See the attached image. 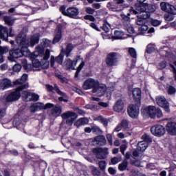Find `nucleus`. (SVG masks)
Masks as SVG:
<instances>
[{
    "instance_id": "obj_13",
    "label": "nucleus",
    "mask_w": 176,
    "mask_h": 176,
    "mask_svg": "<svg viewBox=\"0 0 176 176\" xmlns=\"http://www.w3.org/2000/svg\"><path fill=\"white\" fill-rule=\"evenodd\" d=\"M155 101L159 107L164 109L165 112H170V103H168V101H167L164 96H157Z\"/></svg>"
},
{
    "instance_id": "obj_26",
    "label": "nucleus",
    "mask_w": 176,
    "mask_h": 176,
    "mask_svg": "<svg viewBox=\"0 0 176 176\" xmlns=\"http://www.w3.org/2000/svg\"><path fill=\"white\" fill-rule=\"evenodd\" d=\"M0 87L3 90L12 87V81L8 78H4L0 80Z\"/></svg>"
},
{
    "instance_id": "obj_50",
    "label": "nucleus",
    "mask_w": 176,
    "mask_h": 176,
    "mask_svg": "<svg viewBox=\"0 0 176 176\" xmlns=\"http://www.w3.org/2000/svg\"><path fill=\"white\" fill-rule=\"evenodd\" d=\"M85 12L86 13H87L88 14H94V13H96V10L91 8V7H87L85 9Z\"/></svg>"
},
{
    "instance_id": "obj_49",
    "label": "nucleus",
    "mask_w": 176,
    "mask_h": 176,
    "mask_svg": "<svg viewBox=\"0 0 176 176\" xmlns=\"http://www.w3.org/2000/svg\"><path fill=\"white\" fill-rule=\"evenodd\" d=\"M14 72H20L21 71V65L16 64L13 66Z\"/></svg>"
},
{
    "instance_id": "obj_15",
    "label": "nucleus",
    "mask_w": 176,
    "mask_h": 176,
    "mask_svg": "<svg viewBox=\"0 0 176 176\" xmlns=\"http://www.w3.org/2000/svg\"><path fill=\"white\" fill-rule=\"evenodd\" d=\"M151 131L153 135L155 137H162L166 133V129L163 125H155L151 128Z\"/></svg>"
},
{
    "instance_id": "obj_42",
    "label": "nucleus",
    "mask_w": 176,
    "mask_h": 176,
    "mask_svg": "<svg viewBox=\"0 0 176 176\" xmlns=\"http://www.w3.org/2000/svg\"><path fill=\"white\" fill-rule=\"evenodd\" d=\"M155 50L156 49L155 48V45L148 44L147 45V50H146L147 53L148 54L153 53V52H155Z\"/></svg>"
},
{
    "instance_id": "obj_45",
    "label": "nucleus",
    "mask_w": 176,
    "mask_h": 176,
    "mask_svg": "<svg viewBox=\"0 0 176 176\" xmlns=\"http://www.w3.org/2000/svg\"><path fill=\"white\" fill-rule=\"evenodd\" d=\"M143 141H145L146 142H152V139L151 138V136H149L148 134H144L142 136Z\"/></svg>"
},
{
    "instance_id": "obj_11",
    "label": "nucleus",
    "mask_w": 176,
    "mask_h": 176,
    "mask_svg": "<svg viewBox=\"0 0 176 176\" xmlns=\"http://www.w3.org/2000/svg\"><path fill=\"white\" fill-rule=\"evenodd\" d=\"M93 153L96 155V159H100L102 160L104 159H107V156L109 155V151H108V148H101L98 147L93 150Z\"/></svg>"
},
{
    "instance_id": "obj_1",
    "label": "nucleus",
    "mask_w": 176,
    "mask_h": 176,
    "mask_svg": "<svg viewBox=\"0 0 176 176\" xmlns=\"http://www.w3.org/2000/svg\"><path fill=\"white\" fill-rule=\"evenodd\" d=\"M16 43L21 49H12L10 51L8 60L13 63L15 58H20L24 56L25 52H28V47H34L36 43H39V35L34 34L30 37V41L27 40V35L21 32L16 38Z\"/></svg>"
},
{
    "instance_id": "obj_58",
    "label": "nucleus",
    "mask_w": 176,
    "mask_h": 176,
    "mask_svg": "<svg viewBox=\"0 0 176 176\" xmlns=\"http://www.w3.org/2000/svg\"><path fill=\"white\" fill-rule=\"evenodd\" d=\"M6 115V109L0 108V119H2Z\"/></svg>"
},
{
    "instance_id": "obj_28",
    "label": "nucleus",
    "mask_w": 176,
    "mask_h": 176,
    "mask_svg": "<svg viewBox=\"0 0 176 176\" xmlns=\"http://www.w3.org/2000/svg\"><path fill=\"white\" fill-rule=\"evenodd\" d=\"M45 109V104L43 103L37 102L31 105L30 111L35 113L37 111H41V109Z\"/></svg>"
},
{
    "instance_id": "obj_55",
    "label": "nucleus",
    "mask_w": 176,
    "mask_h": 176,
    "mask_svg": "<svg viewBox=\"0 0 176 176\" xmlns=\"http://www.w3.org/2000/svg\"><path fill=\"white\" fill-rule=\"evenodd\" d=\"M56 77L60 79V80H61V82H63V83H65L67 82V78L65 77H63V75L56 74Z\"/></svg>"
},
{
    "instance_id": "obj_2",
    "label": "nucleus",
    "mask_w": 176,
    "mask_h": 176,
    "mask_svg": "<svg viewBox=\"0 0 176 176\" xmlns=\"http://www.w3.org/2000/svg\"><path fill=\"white\" fill-rule=\"evenodd\" d=\"M82 88L84 90H90V89H93V93H98V96L99 97H102L105 94L107 98L109 100L111 98V95L112 94V91L115 90V84L110 85L109 87L107 88L105 85H100L98 83V80H94V78H88L87 79L84 84L82 85Z\"/></svg>"
},
{
    "instance_id": "obj_51",
    "label": "nucleus",
    "mask_w": 176,
    "mask_h": 176,
    "mask_svg": "<svg viewBox=\"0 0 176 176\" xmlns=\"http://www.w3.org/2000/svg\"><path fill=\"white\" fill-rule=\"evenodd\" d=\"M131 163L136 167H144V165H142V163H141V161L140 160H135L134 162H131Z\"/></svg>"
},
{
    "instance_id": "obj_33",
    "label": "nucleus",
    "mask_w": 176,
    "mask_h": 176,
    "mask_svg": "<svg viewBox=\"0 0 176 176\" xmlns=\"http://www.w3.org/2000/svg\"><path fill=\"white\" fill-rule=\"evenodd\" d=\"M94 120H97L98 122H100V123H102L105 127L108 126V120L102 117V116H98L97 117H95L94 118Z\"/></svg>"
},
{
    "instance_id": "obj_38",
    "label": "nucleus",
    "mask_w": 176,
    "mask_h": 176,
    "mask_svg": "<svg viewBox=\"0 0 176 176\" xmlns=\"http://www.w3.org/2000/svg\"><path fill=\"white\" fill-rule=\"evenodd\" d=\"M129 54L133 58H137V51L133 47L129 48Z\"/></svg>"
},
{
    "instance_id": "obj_35",
    "label": "nucleus",
    "mask_w": 176,
    "mask_h": 176,
    "mask_svg": "<svg viewBox=\"0 0 176 176\" xmlns=\"http://www.w3.org/2000/svg\"><path fill=\"white\" fill-rule=\"evenodd\" d=\"M129 166V162H127L126 160H124L121 164L118 166V170L120 171H124L125 170H127V167Z\"/></svg>"
},
{
    "instance_id": "obj_64",
    "label": "nucleus",
    "mask_w": 176,
    "mask_h": 176,
    "mask_svg": "<svg viewBox=\"0 0 176 176\" xmlns=\"http://www.w3.org/2000/svg\"><path fill=\"white\" fill-rule=\"evenodd\" d=\"M12 122H9L3 124L4 129H12Z\"/></svg>"
},
{
    "instance_id": "obj_30",
    "label": "nucleus",
    "mask_w": 176,
    "mask_h": 176,
    "mask_svg": "<svg viewBox=\"0 0 176 176\" xmlns=\"http://www.w3.org/2000/svg\"><path fill=\"white\" fill-rule=\"evenodd\" d=\"M65 63L66 69H75V67H76L78 62L68 58L65 60Z\"/></svg>"
},
{
    "instance_id": "obj_46",
    "label": "nucleus",
    "mask_w": 176,
    "mask_h": 176,
    "mask_svg": "<svg viewBox=\"0 0 176 176\" xmlns=\"http://www.w3.org/2000/svg\"><path fill=\"white\" fill-rule=\"evenodd\" d=\"M126 30L129 34H134V32H135V30H134V28L131 26V25H129V23L126 25Z\"/></svg>"
},
{
    "instance_id": "obj_24",
    "label": "nucleus",
    "mask_w": 176,
    "mask_h": 176,
    "mask_svg": "<svg viewBox=\"0 0 176 176\" xmlns=\"http://www.w3.org/2000/svg\"><path fill=\"white\" fill-rule=\"evenodd\" d=\"M14 127H16L18 130L23 131L25 133L24 130V122L20 120V118H16L12 122Z\"/></svg>"
},
{
    "instance_id": "obj_25",
    "label": "nucleus",
    "mask_w": 176,
    "mask_h": 176,
    "mask_svg": "<svg viewBox=\"0 0 176 176\" xmlns=\"http://www.w3.org/2000/svg\"><path fill=\"white\" fill-rule=\"evenodd\" d=\"M141 93L142 91L140 88H135L132 91V94L133 97V100L136 102H140L141 103Z\"/></svg>"
},
{
    "instance_id": "obj_40",
    "label": "nucleus",
    "mask_w": 176,
    "mask_h": 176,
    "mask_svg": "<svg viewBox=\"0 0 176 176\" xmlns=\"http://www.w3.org/2000/svg\"><path fill=\"white\" fill-rule=\"evenodd\" d=\"M168 94L173 96L176 93V89L173 86H169L166 89Z\"/></svg>"
},
{
    "instance_id": "obj_4",
    "label": "nucleus",
    "mask_w": 176,
    "mask_h": 176,
    "mask_svg": "<svg viewBox=\"0 0 176 176\" xmlns=\"http://www.w3.org/2000/svg\"><path fill=\"white\" fill-rule=\"evenodd\" d=\"M65 46V48L62 47L60 53L56 58H54V56H51L50 64L52 68H56L54 63H58V64H60V65L63 64V62L64 61V56L67 58L71 57V53H72V50H74L75 47L71 43H66Z\"/></svg>"
},
{
    "instance_id": "obj_48",
    "label": "nucleus",
    "mask_w": 176,
    "mask_h": 176,
    "mask_svg": "<svg viewBox=\"0 0 176 176\" xmlns=\"http://www.w3.org/2000/svg\"><path fill=\"white\" fill-rule=\"evenodd\" d=\"M152 25L153 27H159L162 24V21L156 20V19H153L151 21Z\"/></svg>"
},
{
    "instance_id": "obj_39",
    "label": "nucleus",
    "mask_w": 176,
    "mask_h": 176,
    "mask_svg": "<svg viewBox=\"0 0 176 176\" xmlns=\"http://www.w3.org/2000/svg\"><path fill=\"white\" fill-rule=\"evenodd\" d=\"M120 124L124 130H129V129H130L129 121L127 120H122Z\"/></svg>"
},
{
    "instance_id": "obj_43",
    "label": "nucleus",
    "mask_w": 176,
    "mask_h": 176,
    "mask_svg": "<svg viewBox=\"0 0 176 176\" xmlns=\"http://www.w3.org/2000/svg\"><path fill=\"white\" fill-rule=\"evenodd\" d=\"M9 52V48L8 47H2L0 46V55L3 56V54H6Z\"/></svg>"
},
{
    "instance_id": "obj_63",
    "label": "nucleus",
    "mask_w": 176,
    "mask_h": 176,
    "mask_svg": "<svg viewBox=\"0 0 176 176\" xmlns=\"http://www.w3.org/2000/svg\"><path fill=\"white\" fill-rule=\"evenodd\" d=\"M50 57V50L47 49L45 50V60L46 61V60H49V58Z\"/></svg>"
},
{
    "instance_id": "obj_6",
    "label": "nucleus",
    "mask_w": 176,
    "mask_h": 176,
    "mask_svg": "<svg viewBox=\"0 0 176 176\" xmlns=\"http://www.w3.org/2000/svg\"><path fill=\"white\" fill-rule=\"evenodd\" d=\"M119 58H120V54L118 52H110L106 56V65L109 67H115L118 65Z\"/></svg>"
},
{
    "instance_id": "obj_32",
    "label": "nucleus",
    "mask_w": 176,
    "mask_h": 176,
    "mask_svg": "<svg viewBox=\"0 0 176 176\" xmlns=\"http://www.w3.org/2000/svg\"><path fill=\"white\" fill-rule=\"evenodd\" d=\"M21 63L25 69L26 71H32V64H28L27 63V59L23 58L21 59Z\"/></svg>"
},
{
    "instance_id": "obj_9",
    "label": "nucleus",
    "mask_w": 176,
    "mask_h": 176,
    "mask_svg": "<svg viewBox=\"0 0 176 176\" xmlns=\"http://www.w3.org/2000/svg\"><path fill=\"white\" fill-rule=\"evenodd\" d=\"M52 108L50 111V115L52 116V118H58L60 115H61L63 112V108L59 104H53L52 103H47L45 105V109Z\"/></svg>"
},
{
    "instance_id": "obj_22",
    "label": "nucleus",
    "mask_w": 176,
    "mask_h": 176,
    "mask_svg": "<svg viewBox=\"0 0 176 176\" xmlns=\"http://www.w3.org/2000/svg\"><path fill=\"white\" fill-rule=\"evenodd\" d=\"M166 131L170 135H176V122H168L166 124Z\"/></svg>"
},
{
    "instance_id": "obj_60",
    "label": "nucleus",
    "mask_w": 176,
    "mask_h": 176,
    "mask_svg": "<svg viewBox=\"0 0 176 176\" xmlns=\"http://www.w3.org/2000/svg\"><path fill=\"white\" fill-rule=\"evenodd\" d=\"M107 141L109 144V145H113V141H112V135L111 133H109L106 135Z\"/></svg>"
},
{
    "instance_id": "obj_31",
    "label": "nucleus",
    "mask_w": 176,
    "mask_h": 176,
    "mask_svg": "<svg viewBox=\"0 0 176 176\" xmlns=\"http://www.w3.org/2000/svg\"><path fill=\"white\" fill-rule=\"evenodd\" d=\"M146 148H148V142L145 141H140L138 143V151L144 152V151H146Z\"/></svg>"
},
{
    "instance_id": "obj_59",
    "label": "nucleus",
    "mask_w": 176,
    "mask_h": 176,
    "mask_svg": "<svg viewBox=\"0 0 176 176\" xmlns=\"http://www.w3.org/2000/svg\"><path fill=\"white\" fill-rule=\"evenodd\" d=\"M84 19L85 20H89V21H96V18L93 15H85Z\"/></svg>"
},
{
    "instance_id": "obj_37",
    "label": "nucleus",
    "mask_w": 176,
    "mask_h": 176,
    "mask_svg": "<svg viewBox=\"0 0 176 176\" xmlns=\"http://www.w3.org/2000/svg\"><path fill=\"white\" fill-rule=\"evenodd\" d=\"M3 20L8 25H12L14 24V19L12 16H4Z\"/></svg>"
},
{
    "instance_id": "obj_54",
    "label": "nucleus",
    "mask_w": 176,
    "mask_h": 176,
    "mask_svg": "<svg viewBox=\"0 0 176 176\" xmlns=\"http://www.w3.org/2000/svg\"><path fill=\"white\" fill-rule=\"evenodd\" d=\"M92 131L93 133H96L97 134L100 133H102V131H101V129L97 126H94L92 127Z\"/></svg>"
},
{
    "instance_id": "obj_7",
    "label": "nucleus",
    "mask_w": 176,
    "mask_h": 176,
    "mask_svg": "<svg viewBox=\"0 0 176 176\" xmlns=\"http://www.w3.org/2000/svg\"><path fill=\"white\" fill-rule=\"evenodd\" d=\"M60 116L63 120H66V124L69 126H72V124H74V122L78 119V114L71 111L63 113Z\"/></svg>"
},
{
    "instance_id": "obj_27",
    "label": "nucleus",
    "mask_w": 176,
    "mask_h": 176,
    "mask_svg": "<svg viewBox=\"0 0 176 176\" xmlns=\"http://www.w3.org/2000/svg\"><path fill=\"white\" fill-rule=\"evenodd\" d=\"M94 141L98 145H100V146L107 145V139L104 135H98L95 137Z\"/></svg>"
},
{
    "instance_id": "obj_18",
    "label": "nucleus",
    "mask_w": 176,
    "mask_h": 176,
    "mask_svg": "<svg viewBox=\"0 0 176 176\" xmlns=\"http://www.w3.org/2000/svg\"><path fill=\"white\" fill-rule=\"evenodd\" d=\"M12 28H10L9 32L8 28H5L2 25H0V38L3 41H8V36H14V34L12 32Z\"/></svg>"
},
{
    "instance_id": "obj_14",
    "label": "nucleus",
    "mask_w": 176,
    "mask_h": 176,
    "mask_svg": "<svg viewBox=\"0 0 176 176\" xmlns=\"http://www.w3.org/2000/svg\"><path fill=\"white\" fill-rule=\"evenodd\" d=\"M140 105H141L140 102H138L135 104H131L128 107V113L130 118H135L138 116L140 113Z\"/></svg>"
},
{
    "instance_id": "obj_20",
    "label": "nucleus",
    "mask_w": 176,
    "mask_h": 176,
    "mask_svg": "<svg viewBox=\"0 0 176 176\" xmlns=\"http://www.w3.org/2000/svg\"><path fill=\"white\" fill-rule=\"evenodd\" d=\"M162 10L166 12V13H170V14H176V8L173 5L168 3L162 2L160 3Z\"/></svg>"
},
{
    "instance_id": "obj_41",
    "label": "nucleus",
    "mask_w": 176,
    "mask_h": 176,
    "mask_svg": "<svg viewBox=\"0 0 176 176\" xmlns=\"http://www.w3.org/2000/svg\"><path fill=\"white\" fill-rule=\"evenodd\" d=\"M174 15L175 14L168 12V14H165L164 17L166 21H173V20H174Z\"/></svg>"
},
{
    "instance_id": "obj_5",
    "label": "nucleus",
    "mask_w": 176,
    "mask_h": 176,
    "mask_svg": "<svg viewBox=\"0 0 176 176\" xmlns=\"http://www.w3.org/2000/svg\"><path fill=\"white\" fill-rule=\"evenodd\" d=\"M45 60V50L43 47L38 46L36 47V51L32 56V69L35 68H43V60Z\"/></svg>"
},
{
    "instance_id": "obj_47",
    "label": "nucleus",
    "mask_w": 176,
    "mask_h": 176,
    "mask_svg": "<svg viewBox=\"0 0 176 176\" xmlns=\"http://www.w3.org/2000/svg\"><path fill=\"white\" fill-rule=\"evenodd\" d=\"M83 67H85V62L82 61L78 67L77 71L76 72V76H78V74L80 72V71H82V68H83Z\"/></svg>"
},
{
    "instance_id": "obj_56",
    "label": "nucleus",
    "mask_w": 176,
    "mask_h": 176,
    "mask_svg": "<svg viewBox=\"0 0 176 176\" xmlns=\"http://www.w3.org/2000/svg\"><path fill=\"white\" fill-rule=\"evenodd\" d=\"M122 159L120 157H114L111 159V163L112 164H117V163H119Z\"/></svg>"
},
{
    "instance_id": "obj_16",
    "label": "nucleus",
    "mask_w": 176,
    "mask_h": 176,
    "mask_svg": "<svg viewBox=\"0 0 176 176\" xmlns=\"http://www.w3.org/2000/svg\"><path fill=\"white\" fill-rule=\"evenodd\" d=\"M142 115L143 116H149L153 119L156 116V107L154 106H148L142 109Z\"/></svg>"
},
{
    "instance_id": "obj_3",
    "label": "nucleus",
    "mask_w": 176,
    "mask_h": 176,
    "mask_svg": "<svg viewBox=\"0 0 176 176\" xmlns=\"http://www.w3.org/2000/svg\"><path fill=\"white\" fill-rule=\"evenodd\" d=\"M27 79H28V75L27 74H23L21 79L16 80L13 82L14 85L16 87V89L6 96V102H13V101H17V100L20 98L21 96L20 91L28 87V84L25 83Z\"/></svg>"
},
{
    "instance_id": "obj_36",
    "label": "nucleus",
    "mask_w": 176,
    "mask_h": 176,
    "mask_svg": "<svg viewBox=\"0 0 176 176\" xmlns=\"http://www.w3.org/2000/svg\"><path fill=\"white\" fill-rule=\"evenodd\" d=\"M121 17L122 19V23L124 24H129L130 23V13H128L127 15L124 14H121Z\"/></svg>"
},
{
    "instance_id": "obj_8",
    "label": "nucleus",
    "mask_w": 176,
    "mask_h": 176,
    "mask_svg": "<svg viewBox=\"0 0 176 176\" xmlns=\"http://www.w3.org/2000/svg\"><path fill=\"white\" fill-rule=\"evenodd\" d=\"M60 12L64 16H67L71 19H75L79 14V9L75 7H70L65 10V6H62L60 7Z\"/></svg>"
},
{
    "instance_id": "obj_61",
    "label": "nucleus",
    "mask_w": 176,
    "mask_h": 176,
    "mask_svg": "<svg viewBox=\"0 0 176 176\" xmlns=\"http://www.w3.org/2000/svg\"><path fill=\"white\" fill-rule=\"evenodd\" d=\"M156 115L157 118H163V112L160 109H156L155 116Z\"/></svg>"
},
{
    "instance_id": "obj_21",
    "label": "nucleus",
    "mask_w": 176,
    "mask_h": 176,
    "mask_svg": "<svg viewBox=\"0 0 176 176\" xmlns=\"http://www.w3.org/2000/svg\"><path fill=\"white\" fill-rule=\"evenodd\" d=\"M63 32V25H58L55 30V36L53 39L52 43L56 45V43H58L60 41H61V34Z\"/></svg>"
},
{
    "instance_id": "obj_10",
    "label": "nucleus",
    "mask_w": 176,
    "mask_h": 176,
    "mask_svg": "<svg viewBox=\"0 0 176 176\" xmlns=\"http://www.w3.org/2000/svg\"><path fill=\"white\" fill-rule=\"evenodd\" d=\"M114 3L115 5L111 3L107 4V8L112 12H122L127 8V5L124 4V0H114Z\"/></svg>"
},
{
    "instance_id": "obj_34",
    "label": "nucleus",
    "mask_w": 176,
    "mask_h": 176,
    "mask_svg": "<svg viewBox=\"0 0 176 176\" xmlns=\"http://www.w3.org/2000/svg\"><path fill=\"white\" fill-rule=\"evenodd\" d=\"M124 33L120 30H116L114 32V36H112V39H123Z\"/></svg>"
},
{
    "instance_id": "obj_52",
    "label": "nucleus",
    "mask_w": 176,
    "mask_h": 176,
    "mask_svg": "<svg viewBox=\"0 0 176 176\" xmlns=\"http://www.w3.org/2000/svg\"><path fill=\"white\" fill-rule=\"evenodd\" d=\"M144 6H147L148 9V13H153V12L155 11V6L153 5H151L149 6L148 3H145Z\"/></svg>"
},
{
    "instance_id": "obj_12",
    "label": "nucleus",
    "mask_w": 176,
    "mask_h": 176,
    "mask_svg": "<svg viewBox=\"0 0 176 176\" xmlns=\"http://www.w3.org/2000/svg\"><path fill=\"white\" fill-rule=\"evenodd\" d=\"M45 87L48 91H53V90H55L56 93H57L58 96H61V97L58 98L59 101H64L65 102H67V100L64 99V97L67 98V94L60 90L57 84H54V87L50 85H46Z\"/></svg>"
},
{
    "instance_id": "obj_44",
    "label": "nucleus",
    "mask_w": 176,
    "mask_h": 176,
    "mask_svg": "<svg viewBox=\"0 0 176 176\" xmlns=\"http://www.w3.org/2000/svg\"><path fill=\"white\" fill-rule=\"evenodd\" d=\"M145 19L139 17L138 19H136V24L137 25H140L142 27V25H145Z\"/></svg>"
},
{
    "instance_id": "obj_62",
    "label": "nucleus",
    "mask_w": 176,
    "mask_h": 176,
    "mask_svg": "<svg viewBox=\"0 0 176 176\" xmlns=\"http://www.w3.org/2000/svg\"><path fill=\"white\" fill-rule=\"evenodd\" d=\"M176 168H171L170 170H169V174L168 176H176Z\"/></svg>"
},
{
    "instance_id": "obj_23",
    "label": "nucleus",
    "mask_w": 176,
    "mask_h": 176,
    "mask_svg": "<svg viewBox=\"0 0 176 176\" xmlns=\"http://www.w3.org/2000/svg\"><path fill=\"white\" fill-rule=\"evenodd\" d=\"M148 25H144L139 28L138 32L139 35H145V34H153L155 32V28H151L148 30Z\"/></svg>"
},
{
    "instance_id": "obj_53",
    "label": "nucleus",
    "mask_w": 176,
    "mask_h": 176,
    "mask_svg": "<svg viewBox=\"0 0 176 176\" xmlns=\"http://www.w3.org/2000/svg\"><path fill=\"white\" fill-rule=\"evenodd\" d=\"M98 164L100 170H105L107 166V162L105 161H100Z\"/></svg>"
},
{
    "instance_id": "obj_19",
    "label": "nucleus",
    "mask_w": 176,
    "mask_h": 176,
    "mask_svg": "<svg viewBox=\"0 0 176 176\" xmlns=\"http://www.w3.org/2000/svg\"><path fill=\"white\" fill-rule=\"evenodd\" d=\"M135 14H139L138 17L140 19H143V20H146V19H149L151 17V13L146 11V8L144 6H139L136 8Z\"/></svg>"
},
{
    "instance_id": "obj_17",
    "label": "nucleus",
    "mask_w": 176,
    "mask_h": 176,
    "mask_svg": "<svg viewBox=\"0 0 176 176\" xmlns=\"http://www.w3.org/2000/svg\"><path fill=\"white\" fill-rule=\"evenodd\" d=\"M22 97L24 101H38L39 100V95L35 93H31L28 91H23Z\"/></svg>"
},
{
    "instance_id": "obj_29",
    "label": "nucleus",
    "mask_w": 176,
    "mask_h": 176,
    "mask_svg": "<svg viewBox=\"0 0 176 176\" xmlns=\"http://www.w3.org/2000/svg\"><path fill=\"white\" fill-rule=\"evenodd\" d=\"M124 107V103L123 100H117L115 105L113 106V110L115 112H122L123 111V107Z\"/></svg>"
},
{
    "instance_id": "obj_57",
    "label": "nucleus",
    "mask_w": 176,
    "mask_h": 176,
    "mask_svg": "<svg viewBox=\"0 0 176 176\" xmlns=\"http://www.w3.org/2000/svg\"><path fill=\"white\" fill-rule=\"evenodd\" d=\"M108 25L109 26V24L104 23L103 25L101 27L102 30L106 33L109 32V28L108 27Z\"/></svg>"
}]
</instances>
